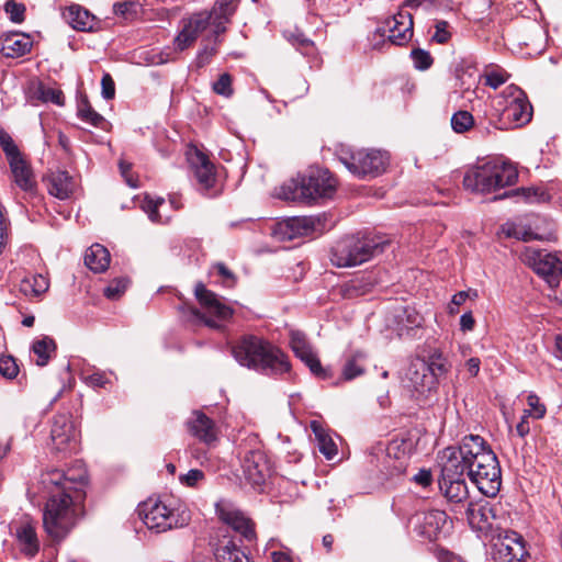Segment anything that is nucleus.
<instances>
[{"label": "nucleus", "instance_id": "f257e3e1", "mask_svg": "<svg viewBox=\"0 0 562 562\" xmlns=\"http://www.w3.org/2000/svg\"><path fill=\"white\" fill-rule=\"evenodd\" d=\"M43 483L50 488L43 512V526L53 540L60 541L75 527L82 513L88 474L81 467L66 473L53 470L45 475Z\"/></svg>", "mask_w": 562, "mask_h": 562}, {"label": "nucleus", "instance_id": "f03ea898", "mask_svg": "<svg viewBox=\"0 0 562 562\" xmlns=\"http://www.w3.org/2000/svg\"><path fill=\"white\" fill-rule=\"evenodd\" d=\"M447 449L454 450L459 465L482 494L488 497L497 495L502 485L501 465L496 454L481 436L468 435L458 448Z\"/></svg>", "mask_w": 562, "mask_h": 562}, {"label": "nucleus", "instance_id": "7ed1b4c3", "mask_svg": "<svg viewBox=\"0 0 562 562\" xmlns=\"http://www.w3.org/2000/svg\"><path fill=\"white\" fill-rule=\"evenodd\" d=\"M232 355L240 366L262 374L278 376L291 370L288 356L259 336L244 335L238 338L232 345Z\"/></svg>", "mask_w": 562, "mask_h": 562}, {"label": "nucleus", "instance_id": "20e7f679", "mask_svg": "<svg viewBox=\"0 0 562 562\" xmlns=\"http://www.w3.org/2000/svg\"><path fill=\"white\" fill-rule=\"evenodd\" d=\"M338 187L336 177L323 168H311L297 178L284 182L277 192L279 199L293 202L313 203L331 199Z\"/></svg>", "mask_w": 562, "mask_h": 562}, {"label": "nucleus", "instance_id": "39448f33", "mask_svg": "<svg viewBox=\"0 0 562 562\" xmlns=\"http://www.w3.org/2000/svg\"><path fill=\"white\" fill-rule=\"evenodd\" d=\"M389 245L390 241L381 236H345L333 246L330 261L338 268L356 267L382 254Z\"/></svg>", "mask_w": 562, "mask_h": 562}, {"label": "nucleus", "instance_id": "423d86ee", "mask_svg": "<svg viewBox=\"0 0 562 562\" xmlns=\"http://www.w3.org/2000/svg\"><path fill=\"white\" fill-rule=\"evenodd\" d=\"M138 515L149 530L157 533L189 524L190 510L178 499L154 498L138 505Z\"/></svg>", "mask_w": 562, "mask_h": 562}, {"label": "nucleus", "instance_id": "0eeeda50", "mask_svg": "<svg viewBox=\"0 0 562 562\" xmlns=\"http://www.w3.org/2000/svg\"><path fill=\"white\" fill-rule=\"evenodd\" d=\"M531 117L532 106L527 94L516 85H509L496 97L490 122L498 130H508L526 125Z\"/></svg>", "mask_w": 562, "mask_h": 562}, {"label": "nucleus", "instance_id": "6e6552de", "mask_svg": "<svg viewBox=\"0 0 562 562\" xmlns=\"http://www.w3.org/2000/svg\"><path fill=\"white\" fill-rule=\"evenodd\" d=\"M517 179L518 171L513 164L488 161L470 168L463 177V186L472 192L486 194L513 186Z\"/></svg>", "mask_w": 562, "mask_h": 562}, {"label": "nucleus", "instance_id": "1a4fd4ad", "mask_svg": "<svg viewBox=\"0 0 562 562\" xmlns=\"http://www.w3.org/2000/svg\"><path fill=\"white\" fill-rule=\"evenodd\" d=\"M454 450L445 449L440 458L441 473L438 477L440 492L452 512L463 508L469 502V490L463 468L459 465Z\"/></svg>", "mask_w": 562, "mask_h": 562}, {"label": "nucleus", "instance_id": "9d476101", "mask_svg": "<svg viewBox=\"0 0 562 562\" xmlns=\"http://www.w3.org/2000/svg\"><path fill=\"white\" fill-rule=\"evenodd\" d=\"M338 159L359 179L379 177L390 165L389 153L374 148H341Z\"/></svg>", "mask_w": 562, "mask_h": 562}, {"label": "nucleus", "instance_id": "9b49d317", "mask_svg": "<svg viewBox=\"0 0 562 562\" xmlns=\"http://www.w3.org/2000/svg\"><path fill=\"white\" fill-rule=\"evenodd\" d=\"M237 8V0H216L211 12L202 11L182 20V30L175 38V47L184 50L207 27L213 16L228 21Z\"/></svg>", "mask_w": 562, "mask_h": 562}, {"label": "nucleus", "instance_id": "f8f14e48", "mask_svg": "<svg viewBox=\"0 0 562 562\" xmlns=\"http://www.w3.org/2000/svg\"><path fill=\"white\" fill-rule=\"evenodd\" d=\"M194 294L202 307H204L210 315L206 316L194 306L184 307L188 312L190 319L196 323H203L210 328L222 329L223 326L220 322H226L233 316V308L224 303V301L214 292L206 289L203 283H198L194 289Z\"/></svg>", "mask_w": 562, "mask_h": 562}, {"label": "nucleus", "instance_id": "ddd939ff", "mask_svg": "<svg viewBox=\"0 0 562 562\" xmlns=\"http://www.w3.org/2000/svg\"><path fill=\"white\" fill-rule=\"evenodd\" d=\"M404 385L413 392L417 401H427L437 392L438 380L429 372L425 359L412 360L402 378Z\"/></svg>", "mask_w": 562, "mask_h": 562}, {"label": "nucleus", "instance_id": "4468645a", "mask_svg": "<svg viewBox=\"0 0 562 562\" xmlns=\"http://www.w3.org/2000/svg\"><path fill=\"white\" fill-rule=\"evenodd\" d=\"M327 215L294 216L277 224L276 235L282 240L322 234L326 231Z\"/></svg>", "mask_w": 562, "mask_h": 562}, {"label": "nucleus", "instance_id": "2eb2a0df", "mask_svg": "<svg viewBox=\"0 0 562 562\" xmlns=\"http://www.w3.org/2000/svg\"><path fill=\"white\" fill-rule=\"evenodd\" d=\"M525 262L543 278L550 288H557L562 276V262L551 252L527 247L522 254Z\"/></svg>", "mask_w": 562, "mask_h": 562}, {"label": "nucleus", "instance_id": "dca6fc26", "mask_svg": "<svg viewBox=\"0 0 562 562\" xmlns=\"http://www.w3.org/2000/svg\"><path fill=\"white\" fill-rule=\"evenodd\" d=\"M413 15L408 10L400 8L392 16L385 19L376 29V33L389 43L403 46L413 37Z\"/></svg>", "mask_w": 562, "mask_h": 562}, {"label": "nucleus", "instance_id": "f3484780", "mask_svg": "<svg viewBox=\"0 0 562 562\" xmlns=\"http://www.w3.org/2000/svg\"><path fill=\"white\" fill-rule=\"evenodd\" d=\"M492 554L495 562H524L529 555L522 537L513 530L497 536Z\"/></svg>", "mask_w": 562, "mask_h": 562}, {"label": "nucleus", "instance_id": "a211bd4d", "mask_svg": "<svg viewBox=\"0 0 562 562\" xmlns=\"http://www.w3.org/2000/svg\"><path fill=\"white\" fill-rule=\"evenodd\" d=\"M216 514L223 524L239 533L245 540L252 541L256 539L255 524L241 510L231 504L221 502L216 504Z\"/></svg>", "mask_w": 562, "mask_h": 562}, {"label": "nucleus", "instance_id": "6ab92c4d", "mask_svg": "<svg viewBox=\"0 0 562 562\" xmlns=\"http://www.w3.org/2000/svg\"><path fill=\"white\" fill-rule=\"evenodd\" d=\"M241 467L246 480L254 486L263 484L271 472L267 456L260 448L246 451Z\"/></svg>", "mask_w": 562, "mask_h": 562}, {"label": "nucleus", "instance_id": "aec40b11", "mask_svg": "<svg viewBox=\"0 0 562 562\" xmlns=\"http://www.w3.org/2000/svg\"><path fill=\"white\" fill-rule=\"evenodd\" d=\"M79 431L75 424H53L50 429L52 450L64 456L78 451Z\"/></svg>", "mask_w": 562, "mask_h": 562}, {"label": "nucleus", "instance_id": "412c9836", "mask_svg": "<svg viewBox=\"0 0 562 562\" xmlns=\"http://www.w3.org/2000/svg\"><path fill=\"white\" fill-rule=\"evenodd\" d=\"M189 162L193 169L194 177L200 186V190L210 193L216 182L215 166L209 157L202 151L195 149L189 157Z\"/></svg>", "mask_w": 562, "mask_h": 562}, {"label": "nucleus", "instance_id": "4be33fe9", "mask_svg": "<svg viewBox=\"0 0 562 562\" xmlns=\"http://www.w3.org/2000/svg\"><path fill=\"white\" fill-rule=\"evenodd\" d=\"M448 522L446 512L431 509L418 515L419 533L428 540L438 539Z\"/></svg>", "mask_w": 562, "mask_h": 562}, {"label": "nucleus", "instance_id": "5701e85b", "mask_svg": "<svg viewBox=\"0 0 562 562\" xmlns=\"http://www.w3.org/2000/svg\"><path fill=\"white\" fill-rule=\"evenodd\" d=\"M214 557L217 562H251L235 540L225 533L214 544Z\"/></svg>", "mask_w": 562, "mask_h": 562}, {"label": "nucleus", "instance_id": "b1692460", "mask_svg": "<svg viewBox=\"0 0 562 562\" xmlns=\"http://www.w3.org/2000/svg\"><path fill=\"white\" fill-rule=\"evenodd\" d=\"M9 166L15 184L24 192L33 193L36 188V180L31 166L23 157H12L9 160Z\"/></svg>", "mask_w": 562, "mask_h": 562}, {"label": "nucleus", "instance_id": "393cba45", "mask_svg": "<svg viewBox=\"0 0 562 562\" xmlns=\"http://www.w3.org/2000/svg\"><path fill=\"white\" fill-rule=\"evenodd\" d=\"M64 20L74 29L80 32L93 30L94 15L79 4H71L63 12Z\"/></svg>", "mask_w": 562, "mask_h": 562}, {"label": "nucleus", "instance_id": "a878e982", "mask_svg": "<svg viewBox=\"0 0 562 562\" xmlns=\"http://www.w3.org/2000/svg\"><path fill=\"white\" fill-rule=\"evenodd\" d=\"M47 189L49 194L57 199L66 200L74 192L75 181L67 171L57 170L47 177Z\"/></svg>", "mask_w": 562, "mask_h": 562}, {"label": "nucleus", "instance_id": "bb28decb", "mask_svg": "<svg viewBox=\"0 0 562 562\" xmlns=\"http://www.w3.org/2000/svg\"><path fill=\"white\" fill-rule=\"evenodd\" d=\"M465 507V516L469 525L477 530H483L488 526V520L494 517L492 507L487 503L468 502Z\"/></svg>", "mask_w": 562, "mask_h": 562}, {"label": "nucleus", "instance_id": "cd10ccee", "mask_svg": "<svg viewBox=\"0 0 562 562\" xmlns=\"http://www.w3.org/2000/svg\"><path fill=\"white\" fill-rule=\"evenodd\" d=\"M110 260L109 250L100 244H93L86 250L85 265L95 273L104 272L109 268Z\"/></svg>", "mask_w": 562, "mask_h": 562}, {"label": "nucleus", "instance_id": "c85d7f7f", "mask_svg": "<svg viewBox=\"0 0 562 562\" xmlns=\"http://www.w3.org/2000/svg\"><path fill=\"white\" fill-rule=\"evenodd\" d=\"M327 424H311L316 446L326 459L331 460L337 454V446L329 434Z\"/></svg>", "mask_w": 562, "mask_h": 562}, {"label": "nucleus", "instance_id": "c756f323", "mask_svg": "<svg viewBox=\"0 0 562 562\" xmlns=\"http://www.w3.org/2000/svg\"><path fill=\"white\" fill-rule=\"evenodd\" d=\"M48 288V279L40 273L25 276L20 282V291L30 299L40 297Z\"/></svg>", "mask_w": 562, "mask_h": 562}, {"label": "nucleus", "instance_id": "7c9ffc66", "mask_svg": "<svg viewBox=\"0 0 562 562\" xmlns=\"http://www.w3.org/2000/svg\"><path fill=\"white\" fill-rule=\"evenodd\" d=\"M32 42L29 37L18 34L9 35L2 41V52L7 57L15 58L31 50Z\"/></svg>", "mask_w": 562, "mask_h": 562}, {"label": "nucleus", "instance_id": "2f4dec72", "mask_svg": "<svg viewBox=\"0 0 562 562\" xmlns=\"http://www.w3.org/2000/svg\"><path fill=\"white\" fill-rule=\"evenodd\" d=\"M31 100L42 103L52 102L56 105L64 104V94L60 90L45 86L43 82L35 83L30 91Z\"/></svg>", "mask_w": 562, "mask_h": 562}, {"label": "nucleus", "instance_id": "473e14b6", "mask_svg": "<svg viewBox=\"0 0 562 562\" xmlns=\"http://www.w3.org/2000/svg\"><path fill=\"white\" fill-rule=\"evenodd\" d=\"M16 537L22 544V551L33 557L37 553L40 543L34 527L31 524H24L16 530Z\"/></svg>", "mask_w": 562, "mask_h": 562}, {"label": "nucleus", "instance_id": "72a5a7b5", "mask_svg": "<svg viewBox=\"0 0 562 562\" xmlns=\"http://www.w3.org/2000/svg\"><path fill=\"white\" fill-rule=\"evenodd\" d=\"M426 364L429 367V372L435 373V378L445 375L451 368L447 356L440 349H430L426 357H424Z\"/></svg>", "mask_w": 562, "mask_h": 562}, {"label": "nucleus", "instance_id": "f704fd0d", "mask_svg": "<svg viewBox=\"0 0 562 562\" xmlns=\"http://www.w3.org/2000/svg\"><path fill=\"white\" fill-rule=\"evenodd\" d=\"M367 355L357 350L353 351L346 360V363L342 369V376L345 380L350 381L357 376H360L364 373V361Z\"/></svg>", "mask_w": 562, "mask_h": 562}, {"label": "nucleus", "instance_id": "c9c22d12", "mask_svg": "<svg viewBox=\"0 0 562 562\" xmlns=\"http://www.w3.org/2000/svg\"><path fill=\"white\" fill-rule=\"evenodd\" d=\"M56 342L53 338L44 336L33 342L32 350L37 356L36 364L40 367L46 366L52 355L56 351Z\"/></svg>", "mask_w": 562, "mask_h": 562}, {"label": "nucleus", "instance_id": "e433bc0d", "mask_svg": "<svg viewBox=\"0 0 562 562\" xmlns=\"http://www.w3.org/2000/svg\"><path fill=\"white\" fill-rule=\"evenodd\" d=\"M189 431L206 445L216 442L220 434L216 424H189Z\"/></svg>", "mask_w": 562, "mask_h": 562}, {"label": "nucleus", "instance_id": "4c0bfd02", "mask_svg": "<svg viewBox=\"0 0 562 562\" xmlns=\"http://www.w3.org/2000/svg\"><path fill=\"white\" fill-rule=\"evenodd\" d=\"M509 78L510 75L504 68L494 65L487 66L481 75L484 85L494 90L504 85Z\"/></svg>", "mask_w": 562, "mask_h": 562}, {"label": "nucleus", "instance_id": "58836bf2", "mask_svg": "<svg viewBox=\"0 0 562 562\" xmlns=\"http://www.w3.org/2000/svg\"><path fill=\"white\" fill-rule=\"evenodd\" d=\"M285 38L303 55L310 56L314 54L315 46L312 40L306 37L301 31L297 29L293 31L284 32Z\"/></svg>", "mask_w": 562, "mask_h": 562}, {"label": "nucleus", "instance_id": "ea45409f", "mask_svg": "<svg viewBox=\"0 0 562 562\" xmlns=\"http://www.w3.org/2000/svg\"><path fill=\"white\" fill-rule=\"evenodd\" d=\"M297 358H300L308 367L310 371L318 379L327 380L331 376L329 369L322 366L313 349Z\"/></svg>", "mask_w": 562, "mask_h": 562}, {"label": "nucleus", "instance_id": "a19ab883", "mask_svg": "<svg viewBox=\"0 0 562 562\" xmlns=\"http://www.w3.org/2000/svg\"><path fill=\"white\" fill-rule=\"evenodd\" d=\"M502 232L509 238H516L522 241L540 239L539 235L531 232L530 228L517 226L514 223H506L502 226Z\"/></svg>", "mask_w": 562, "mask_h": 562}, {"label": "nucleus", "instance_id": "79ce46f5", "mask_svg": "<svg viewBox=\"0 0 562 562\" xmlns=\"http://www.w3.org/2000/svg\"><path fill=\"white\" fill-rule=\"evenodd\" d=\"M474 126L473 115L465 110L456 112L451 117V127L456 133L462 134Z\"/></svg>", "mask_w": 562, "mask_h": 562}, {"label": "nucleus", "instance_id": "37998d69", "mask_svg": "<svg viewBox=\"0 0 562 562\" xmlns=\"http://www.w3.org/2000/svg\"><path fill=\"white\" fill-rule=\"evenodd\" d=\"M528 408L524 409V415L520 422H526L527 418L541 419L546 415V406L540 403V398L535 394H529L527 397Z\"/></svg>", "mask_w": 562, "mask_h": 562}, {"label": "nucleus", "instance_id": "c03bdc74", "mask_svg": "<svg viewBox=\"0 0 562 562\" xmlns=\"http://www.w3.org/2000/svg\"><path fill=\"white\" fill-rule=\"evenodd\" d=\"M78 115L82 121L94 127H102L105 123V119L95 112L87 100L79 105Z\"/></svg>", "mask_w": 562, "mask_h": 562}, {"label": "nucleus", "instance_id": "a18cd8bd", "mask_svg": "<svg viewBox=\"0 0 562 562\" xmlns=\"http://www.w3.org/2000/svg\"><path fill=\"white\" fill-rule=\"evenodd\" d=\"M290 346L296 357H299L301 355H305L307 351L312 350V347L308 344L306 336L302 331H299V330L291 331Z\"/></svg>", "mask_w": 562, "mask_h": 562}, {"label": "nucleus", "instance_id": "49530a36", "mask_svg": "<svg viewBox=\"0 0 562 562\" xmlns=\"http://www.w3.org/2000/svg\"><path fill=\"white\" fill-rule=\"evenodd\" d=\"M217 53V44L214 43V44H210V43H205L202 47V49L199 50L196 57H195V60H194V66L198 68V69H201L203 67H205L206 65H209L212 60V58L216 55Z\"/></svg>", "mask_w": 562, "mask_h": 562}, {"label": "nucleus", "instance_id": "de8ad7c7", "mask_svg": "<svg viewBox=\"0 0 562 562\" xmlns=\"http://www.w3.org/2000/svg\"><path fill=\"white\" fill-rule=\"evenodd\" d=\"M139 7L140 4L137 1L126 0L115 3L113 5V11L116 15H120L125 20H131L137 14Z\"/></svg>", "mask_w": 562, "mask_h": 562}, {"label": "nucleus", "instance_id": "09e8293b", "mask_svg": "<svg viewBox=\"0 0 562 562\" xmlns=\"http://www.w3.org/2000/svg\"><path fill=\"white\" fill-rule=\"evenodd\" d=\"M0 146L3 149L8 161L11 160L12 157L21 156V153L15 145L12 137L7 133V131L0 126Z\"/></svg>", "mask_w": 562, "mask_h": 562}, {"label": "nucleus", "instance_id": "8fccbe9b", "mask_svg": "<svg viewBox=\"0 0 562 562\" xmlns=\"http://www.w3.org/2000/svg\"><path fill=\"white\" fill-rule=\"evenodd\" d=\"M128 280L126 278H116L104 289V296L109 300H117L126 290Z\"/></svg>", "mask_w": 562, "mask_h": 562}, {"label": "nucleus", "instance_id": "3c124183", "mask_svg": "<svg viewBox=\"0 0 562 562\" xmlns=\"http://www.w3.org/2000/svg\"><path fill=\"white\" fill-rule=\"evenodd\" d=\"M411 56L413 58L414 65L419 70H426L430 68L434 63L431 55L422 48H415L412 50Z\"/></svg>", "mask_w": 562, "mask_h": 562}, {"label": "nucleus", "instance_id": "603ef678", "mask_svg": "<svg viewBox=\"0 0 562 562\" xmlns=\"http://www.w3.org/2000/svg\"><path fill=\"white\" fill-rule=\"evenodd\" d=\"M213 90L216 94L229 98L233 94L232 76L227 72L222 74L213 83Z\"/></svg>", "mask_w": 562, "mask_h": 562}, {"label": "nucleus", "instance_id": "864d4df0", "mask_svg": "<svg viewBox=\"0 0 562 562\" xmlns=\"http://www.w3.org/2000/svg\"><path fill=\"white\" fill-rule=\"evenodd\" d=\"M19 373L16 361L11 356L0 358V374L5 379H14Z\"/></svg>", "mask_w": 562, "mask_h": 562}, {"label": "nucleus", "instance_id": "5fc2aeb1", "mask_svg": "<svg viewBox=\"0 0 562 562\" xmlns=\"http://www.w3.org/2000/svg\"><path fill=\"white\" fill-rule=\"evenodd\" d=\"M5 12L10 15V20L14 23L24 21L25 5L14 0H8L4 4Z\"/></svg>", "mask_w": 562, "mask_h": 562}, {"label": "nucleus", "instance_id": "6e6d98bb", "mask_svg": "<svg viewBox=\"0 0 562 562\" xmlns=\"http://www.w3.org/2000/svg\"><path fill=\"white\" fill-rule=\"evenodd\" d=\"M10 221L5 215L4 207L0 204V255L3 252L9 240Z\"/></svg>", "mask_w": 562, "mask_h": 562}, {"label": "nucleus", "instance_id": "4d7b16f0", "mask_svg": "<svg viewBox=\"0 0 562 562\" xmlns=\"http://www.w3.org/2000/svg\"><path fill=\"white\" fill-rule=\"evenodd\" d=\"M204 479H205L204 472L199 469H192L188 473L181 474L179 476L180 483L183 485H187L189 487H195Z\"/></svg>", "mask_w": 562, "mask_h": 562}, {"label": "nucleus", "instance_id": "13d9d810", "mask_svg": "<svg viewBox=\"0 0 562 562\" xmlns=\"http://www.w3.org/2000/svg\"><path fill=\"white\" fill-rule=\"evenodd\" d=\"M543 35L541 26L532 22L528 29V34L522 37L521 44L528 46L537 41H542Z\"/></svg>", "mask_w": 562, "mask_h": 562}, {"label": "nucleus", "instance_id": "bf43d9fd", "mask_svg": "<svg viewBox=\"0 0 562 562\" xmlns=\"http://www.w3.org/2000/svg\"><path fill=\"white\" fill-rule=\"evenodd\" d=\"M449 23L446 21H438L436 23V32L432 35V40L439 44H445L449 41L451 34L448 31Z\"/></svg>", "mask_w": 562, "mask_h": 562}, {"label": "nucleus", "instance_id": "052dcab7", "mask_svg": "<svg viewBox=\"0 0 562 562\" xmlns=\"http://www.w3.org/2000/svg\"><path fill=\"white\" fill-rule=\"evenodd\" d=\"M102 97L112 100L115 95V83L110 74H104L101 79Z\"/></svg>", "mask_w": 562, "mask_h": 562}, {"label": "nucleus", "instance_id": "680f3d73", "mask_svg": "<svg viewBox=\"0 0 562 562\" xmlns=\"http://www.w3.org/2000/svg\"><path fill=\"white\" fill-rule=\"evenodd\" d=\"M533 194H535V191L531 188H518L515 190L506 191L505 193H503L501 195L494 196L493 201L503 200V199L512 198V196H522L524 199L527 200Z\"/></svg>", "mask_w": 562, "mask_h": 562}, {"label": "nucleus", "instance_id": "e2e57ef3", "mask_svg": "<svg viewBox=\"0 0 562 562\" xmlns=\"http://www.w3.org/2000/svg\"><path fill=\"white\" fill-rule=\"evenodd\" d=\"M469 297V292L460 291L452 296L451 303L449 305V313L454 314L458 312V306L462 305L467 299Z\"/></svg>", "mask_w": 562, "mask_h": 562}, {"label": "nucleus", "instance_id": "0e129e2a", "mask_svg": "<svg viewBox=\"0 0 562 562\" xmlns=\"http://www.w3.org/2000/svg\"><path fill=\"white\" fill-rule=\"evenodd\" d=\"M475 319L471 312H467L460 317V329L462 331H471L474 329Z\"/></svg>", "mask_w": 562, "mask_h": 562}, {"label": "nucleus", "instance_id": "69168bd1", "mask_svg": "<svg viewBox=\"0 0 562 562\" xmlns=\"http://www.w3.org/2000/svg\"><path fill=\"white\" fill-rule=\"evenodd\" d=\"M131 164H127L125 161L120 162V170L124 179L126 180L127 184L132 188H137V180L133 179L131 176Z\"/></svg>", "mask_w": 562, "mask_h": 562}, {"label": "nucleus", "instance_id": "338daca9", "mask_svg": "<svg viewBox=\"0 0 562 562\" xmlns=\"http://www.w3.org/2000/svg\"><path fill=\"white\" fill-rule=\"evenodd\" d=\"M414 480L417 484L426 487L431 483V472L429 470L423 469L414 476Z\"/></svg>", "mask_w": 562, "mask_h": 562}, {"label": "nucleus", "instance_id": "774afa93", "mask_svg": "<svg viewBox=\"0 0 562 562\" xmlns=\"http://www.w3.org/2000/svg\"><path fill=\"white\" fill-rule=\"evenodd\" d=\"M88 381L91 385L97 387H105L110 381L105 378L103 373L95 372L89 375Z\"/></svg>", "mask_w": 562, "mask_h": 562}]
</instances>
